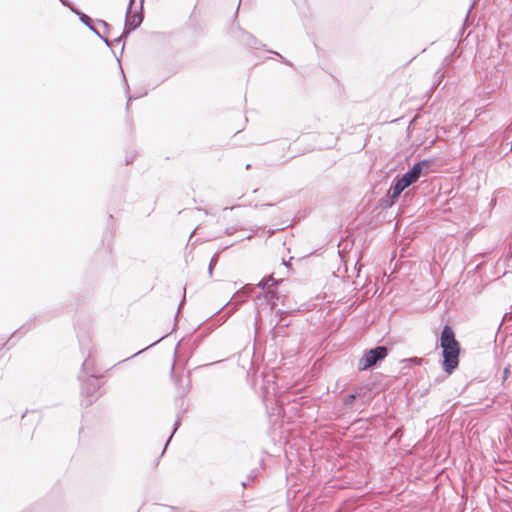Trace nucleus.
<instances>
[{
    "instance_id": "1",
    "label": "nucleus",
    "mask_w": 512,
    "mask_h": 512,
    "mask_svg": "<svg viewBox=\"0 0 512 512\" xmlns=\"http://www.w3.org/2000/svg\"><path fill=\"white\" fill-rule=\"evenodd\" d=\"M440 346L442 348V368L447 374H451L459 364L460 344L455 339L453 329L449 325L443 327Z\"/></svg>"
},
{
    "instance_id": "2",
    "label": "nucleus",
    "mask_w": 512,
    "mask_h": 512,
    "mask_svg": "<svg viewBox=\"0 0 512 512\" xmlns=\"http://www.w3.org/2000/svg\"><path fill=\"white\" fill-rule=\"evenodd\" d=\"M384 357V347H377L368 351L358 362L360 370H366L373 366L377 360Z\"/></svg>"
},
{
    "instance_id": "3",
    "label": "nucleus",
    "mask_w": 512,
    "mask_h": 512,
    "mask_svg": "<svg viewBox=\"0 0 512 512\" xmlns=\"http://www.w3.org/2000/svg\"><path fill=\"white\" fill-rule=\"evenodd\" d=\"M408 187V184L401 178H399L396 183L392 186V194L390 196L391 202L388 203L386 201L387 205H392L394 200L401 194V192Z\"/></svg>"
},
{
    "instance_id": "4",
    "label": "nucleus",
    "mask_w": 512,
    "mask_h": 512,
    "mask_svg": "<svg viewBox=\"0 0 512 512\" xmlns=\"http://www.w3.org/2000/svg\"><path fill=\"white\" fill-rule=\"evenodd\" d=\"M429 167H430V161L423 160V161H420V162L414 164L413 167L409 171H410V173H412L414 179L417 181L420 178L423 170L425 169L427 172Z\"/></svg>"
},
{
    "instance_id": "5",
    "label": "nucleus",
    "mask_w": 512,
    "mask_h": 512,
    "mask_svg": "<svg viewBox=\"0 0 512 512\" xmlns=\"http://www.w3.org/2000/svg\"><path fill=\"white\" fill-rule=\"evenodd\" d=\"M402 179L410 186L411 184L415 183L416 180L414 179L412 173L410 171H407L403 176Z\"/></svg>"
},
{
    "instance_id": "6",
    "label": "nucleus",
    "mask_w": 512,
    "mask_h": 512,
    "mask_svg": "<svg viewBox=\"0 0 512 512\" xmlns=\"http://www.w3.org/2000/svg\"><path fill=\"white\" fill-rule=\"evenodd\" d=\"M444 77H445V73L442 70H438L435 73V85H437V86L440 85V83Z\"/></svg>"
},
{
    "instance_id": "7",
    "label": "nucleus",
    "mask_w": 512,
    "mask_h": 512,
    "mask_svg": "<svg viewBox=\"0 0 512 512\" xmlns=\"http://www.w3.org/2000/svg\"><path fill=\"white\" fill-rule=\"evenodd\" d=\"M508 373H509V368H505V369H504V375H505V377L507 376V374H508Z\"/></svg>"
},
{
    "instance_id": "8",
    "label": "nucleus",
    "mask_w": 512,
    "mask_h": 512,
    "mask_svg": "<svg viewBox=\"0 0 512 512\" xmlns=\"http://www.w3.org/2000/svg\"><path fill=\"white\" fill-rule=\"evenodd\" d=\"M354 399V395H349L348 401H352Z\"/></svg>"
}]
</instances>
